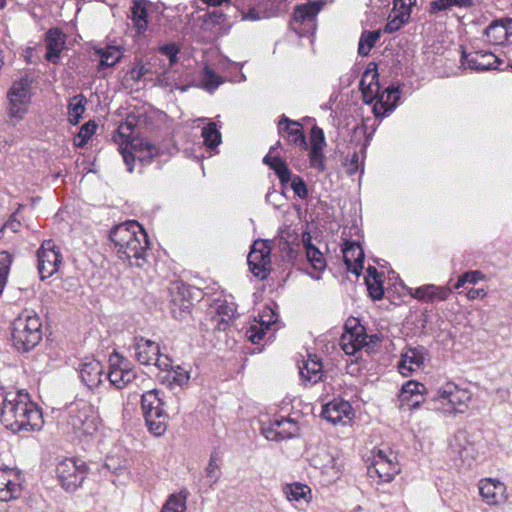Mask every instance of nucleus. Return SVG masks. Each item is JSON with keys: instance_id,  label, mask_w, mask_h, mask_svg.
<instances>
[{"instance_id": "6e6552de", "label": "nucleus", "mask_w": 512, "mask_h": 512, "mask_svg": "<svg viewBox=\"0 0 512 512\" xmlns=\"http://www.w3.org/2000/svg\"><path fill=\"white\" fill-rule=\"evenodd\" d=\"M271 251V240L258 239L253 243L248 255L247 262L249 269L251 273L260 280H265L269 276Z\"/></svg>"}, {"instance_id": "1a4fd4ad", "label": "nucleus", "mask_w": 512, "mask_h": 512, "mask_svg": "<svg viewBox=\"0 0 512 512\" xmlns=\"http://www.w3.org/2000/svg\"><path fill=\"white\" fill-rule=\"evenodd\" d=\"M38 272L41 280L54 275L62 262L61 253L56 250L51 241L45 242L37 252Z\"/></svg>"}, {"instance_id": "9d476101", "label": "nucleus", "mask_w": 512, "mask_h": 512, "mask_svg": "<svg viewBox=\"0 0 512 512\" xmlns=\"http://www.w3.org/2000/svg\"><path fill=\"white\" fill-rule=\"evenodd\" d=\"M197 23L201 30L209 32L215 36H223L228 34L231 23L228 15L221 9H213L207 11L197 18Z\"/></svg>"}, {"instance_id": "72a5a7b5", "label": "nucleus", "mask_w": 512, "mask_h": 512, "mask_svg": "<svg viewBox=\"0 0 512 512\" xmlns=\"http://www.w3.org/2000/svg\"><path fill=\"white\" fill-rule=\"evenodd\" d=\"M411 12L409 8L404 7V10H400L393 15L390 14L388 17V21L384 27L385 33H394L400 30L405 24L409 22L411 17Z\"/></svg>"}, {"instance_id": "412c9836", "label": "nucleus", "mask_w": 512, "mask_h": 512, "mask_svg": "<svg viewBox=\"0 0 512 512\" xmlns=\"http://www.w3.org/2000/svg\"><path fill=\"white\" fill-rule=\"evenodd\" d=\"M102 374L103 365L95 359L82 363L79 370V376L81 378V381L89 389H94L101 384Z\"/></svg>"}, {"instance_id": "393cba45", "label": "nucleus", "mask_w": 512, "mask_h": 512, "mask_svg": "<svg viewBox=\"0 0 512 512\" xmlns=\"http://www.w3.org/2000/svg\"><path fill=\"white\" fill-rule=\"evenodd\" d=\"M147 0H134L130 8L131 20L137 35L143 34L148 27Z\"/></svg>"}, {"instance_id": "b1692460", "label": "nucleus", "mask_w": 512, "mask_h": 512, "mask_svg": "<svg viewBox=\"0 0 512 512\" xmlns=\"http://www.w3.org/2000/svg\"><path fill=\"white\" fill-rule=\"evenodd\" d=\"M164 402L160 397V391L157 389H153L145 392L141 396V408L143 411L144 417L153 418L156 415H160L161 412L165 411L163 409Z\"/></svg>"}, {"instance_id": "c756f323", "label": "nucleus", "mask_w": 512, "mask_h": 512, "mask_svg": "<svg viewBox=\"0 0 512 512\" xmlns=\"http://www.w3.org/2000/svg\"><path fill=\"white\" fill-rule=\"evenodd\" d=\"M95 54H97L100 57V61L97 66L98 71H102L107 68L115 66L122 57L119 48L115 46H108L106 48H96Z\"/></svg>"}, {"instance_id": "a878e982", "label": "nucleus", "mask_w": 512, "mask_h": 512, "mask_svg": "<svg viewBox=\"0 0 512 512\" xmlns=\"http://www.w3.org/2000/svg\"><path fill=\"white\" fill-rule=\"evenodd\" d=\"M450 448L462 461L473 458V445L469 440V433L465 430H459L455 434L450 442Z\"/></svg>"}, {"instance_id": "f3484780", "label": "nucleus", "mask_w": 512, "mask_h": 512, "mask_svg": "<svg viewBox=\"0 0 512 512\" xmlns=\"http://www.w3.org/2000/svg\"><path fill=\"white\" fill-rule=\"evenodd\" d=\"M66 35L59 28H51L45 34V59L58 64L62 50L65 48Z\"/></svg>"}, {"instance_id": "473e14b6", "label": "nucleus", "mask_w": 512, "mask_h": 512, "mask_svg": "<svg viewBox=\"0 0 512 512\" xmlns=\"http://www.w3.org/2000/svg\"><path fill=\"white\" fill-rule=\"evenodd\" d=\"M87 99L83 94H77L69 100L68 120L71 125H77L85 111Z\"/></svg>"}, {"instance_id": "4c0bfd02", "label": "nucleus", "mask_w": 512, "mask_h": 512, "mask_svg": "<svg viewBox=\"0 0 512 512\" xmlns=\"http://www.w3.org/2000/svg\"><path fill=\"white\" fill-rule=\"evenodd\" d=\"M201 136L204 144L211 150L215 149L222 141V136L215 122H209L202 128Z\"/></svg>"}, {"instance_id": "864d4df0", "label": "nucleus", "mask_w": 512, "mask_h": 512, "mask_svg": "<svg viewBox=\"0 0 512 512\" xmlns=\"http://www.w3.org/2000/svg\"><path fill=\"white\" fill-rule=\"evenodd\" d=\"M262 433L268 440L272 441H281L287 438H291L294 435L293 432L286 429L277 430L270 424L262 428Z\"/></svg>"}, {"instance_id": "5701e85b", "label": "nucleus", "mask_w": 512, "mask_h": 512, "mask_svg": "<svg viewBox=\"0 0 512 512\" xmlns=\"http://www.w3.org/2000/svg\"><path fill=\"white\" fill-rule=\"evenodd\" d=\"M351 410L349 402L333 400L323 406L321 416L323 419L336 424L341 422L344 416H348Z\"/></svg>"}, {"instance_id": "a18cd8bd", "label": "nucleus", "mask_w": 512, "mask_h": 512, "mask_svg": "<svg viewBox=\"0 0 512 512\" xmlns=\"http://www.w3.org/2000/svg\"><path fill=\"white\" fill-rule=\"evenodd\" d=\"M186 510V497L181 495L172 494L169 496L161 512H185Z\"/></svg>"}, {"instance_id": "423d86ee", "label": "nucleus", "mask_w": 512, "mask_h": 512, "mask_svg": "<svg viewBox=\"0 0 512 512\" xmlns=\"http://www.w3.org/2000/svg\"><path fill=\"white\" fill-rule=\"evenodd\" d=\"M169 291L171 296L170 310L173 318L177 320L185 319L191 313L195 294H201V291L183 282L172 283Z\"/></svg>"}, {"instance_id": "a211bd4d", "label": "nucleus", "mask_w": 512, "mask_h": 512, "mask_svg": "<svg viewBox=\"0 0 512 512\" xmlns=\"http://www.w3.org/2000/svg\"><path fill=\"white\" fill-rule=\"evenodd\" d=\"M427 355L428 351L422 345L407 347L401 354V361L398 366L399 372L407 376L413 370L411 365H415L418 368L422 367Z\"/></svg>"}, {"instance_id": "2eb2a0df", "label": "nucleus", "mask_w": 512, "mask_h": 512, "mask_svg": "<svg viewBox=\"0 0 512 512\" xmlns=\"http://www.w3.org/2000/svg\"><path fill=\"white\" fill-rule=\"evenodd\" d=\"M278 133L282 137H287L288 141L302 150L308 149V143L302 125L282 115L278 123Z\"/></svg>"}, {"instance_id": "6ab92c4d", "label": "nucleus", "mask_w": 512, "mask_h": 512, "mask_svg": "<svg viewBox=\"0 0 512 512\" xmlns=\"http://www.w3.org/2000/svg\"><path fill=\"white\" fill-rule=\"evenodd\" d=\"M399 99L400 90L393 85L386 87L382 92L380 91L379 101L373 107L375 117L387 116L397 107Z\"/></svg>"}, {"instance_id": "c9c22d12", "label": "nucleus", "mask_w": 512, "mask_h": 512, "mask_svg": "<svg viewBox=\"0 0 512 512\" xmlns=\"http://www.w3.org/2000/svg\"><path fill=\"white\" fill-rule=\"evenodd\" d=\"M380 36V30H364L359 39L358 54L362 57L367 56L370 53L371 49L375 46Z\"/></svg>"}, {"instance_id": "680f3d73", "label": "nucleus", "mask_w": 512, "mask_h": 512, "mask_svg": "<svg viewBox=\"0 0 512 512\" xmlns=\"http://www.w3.org/2000/svg\"><path fill=\"white\" fill-rule=\"evenodd\" d=\"M20 473L16 471L15 469L11 468H0V498H6V492H3L4 489V483L6 481H10V479H15V477H18Z\"/></svg>"}, {"instance_id": "37998d69", "label": "nucleus", "mask_w": 512, "mask_h": 512, "mask_svg": "<svg viewBox=\"0 0 512 512\" xmlns=\"http://www.w3.org/2000/svg\"><path fill=\"white\" fill-rule=\"evenodd\" d=\"M97 129V124L93 120H89L86 123H84L79 132L74 137V145L76 147L83 148L90 138L94 135Z\"/></svg>"}, {"instance_id": "f8f14e48", "label": "nucleus", "mask_w": 512, "mask_h": 512, "mask_svg": "<svg viewBox=\"0 0 512 512\" xmlns=\"http://www.w3.org/2000/svg\"><path fill=\"white\" fill-rule=\"evenodd\" d=\"M90 412V408L86 405L81 409L70 407L68 424L79 436L92 435L97 430L95 418L90 415Z\"/></svg>"}, {"instance_id": "de8ad7c7", "label": "nucleus", "mask_w": 512, "mask_h": 512, "mask_svg": "<svg viewBox=\"0 0 512 512\" xmlns=\"http://www.w3.org/2000/svg\"><path fill=\"white\" fill-rule=\"evenodd\" d=\"M190 379L189 372L184 368L177 366L176 368H172L167 375V380L170 384L177 385L179 387H183L187 385Z\"/></svg>"}, {"instance_id": "e2e57ef3", "label": "nucleus", "mask_w": 512, "mask_h": 512, "mask_svg": "<svg viewBox=\"0 0 512 512\" xmlns=\"http://www.w3.org/2000/svg\"><path fill=\"white\" fill-rule=\"evenodd\" d=\"M344 166L346 167V173L350 176L354 175L359 170V155L357 151H354L352 155L346 157Z\"/></svg>"}, {"instance_id": "5fc2aeb1", "label": "nucleus", "mask_w": 512, "mask_h": 512, "mask_svg": "<svg viewBox=\"0 0 512 512\" xmlns=\"http://www.w3.org/2000/svg\"><path fill=\"white\" fill-rule=\"evenodd\" d=\"M161 55L168 57L169 66L172 67L178 62V53L180 48L176 43H167L158 48Z\"/></svg>"}, {"instance_id": "2f4dec72", "label": "nucleus", "mask_w": 512, "mask_h": 512, "mask_svg": "<svg viewBox=\"0 0 512 512\" xmlns=\"http://www.w3.org/2000/svg\"><path fill=\"white\" fill-rule=\"evenodd\" d=\"M283 491L289 501L308 503L311 499V489L306 484L298 482L287 484Z\"/></svg>"}, {"instance_id": "4d7b16f0", "label": "nucleus", "mask_w": 512, "mask_h": 512, "mask_svg": "<svg viewBox=\"0 0 512 512\" xmlns=\"http://www.w3.org/2000/svg\"><path fill=\"white\" fill-rule=\"evenodd\" d=\"M484 279V274L479 270H470L463 273L455 285L456 289H459L466 283L476 284L478 281Z\"/></svg>"}, {"instance_id": "49530a36", "label": "nucleus", "mask_w": 512, "mask_h": 512, "mask_svg": "<svg viewBox=\"0 0 512 512\" xmlns=\"http://www.w3.org/2000/svg\"><path fill=\"white\" fill-rule=\"evenodd\" d=\"M21 476L15 477V479H10V481H6L4 483L3 492L7 491L6 498H0V501H10L12 499H17L20 497L22 492L21 485Z\"/></svg>"}, {"instance_id": "4be33fe9", "label": "nucleus", "mask_w": 512, "mask_h": 512, "mask_svg": "<svg viewBox=\"0 0 512 512\" xmlns=\"http://www.w3.org/2000/svg\"><path fill=\"white\" fill-rule=\"evenodd\" d=\"M450 293L451 289L448 287L427 284L414 289L411 296L423 302H433L434 300H446Z\"/></svg>"}, {"instance_id": "c03bdc74", "label": "nucleus", "mask_w": 512, "mask_h": 512, "mask_svg": "<svg viewBox=\"0 0 512 512\" xmlns=\"http://www.w3.org/2000/svg\"><path fill=\"white\" fill-rule=\"evenodd\" d=\"M305 252L307 260L310 262L313 269L323 271L326 268L325 257L316 246H310Z\"/></svg>"}, {"instance_id": "6e6d98bb", "label": "nucleus", "mask_w": 512, "mask_h": 512, "mask_svg": "<svg viewBox=\"0 0 512 512\" xmlns=\"http://www.w3.org/2000/svg\"><path fill=\"white\" fill-rule=\"evenodd\" d=\"M365 283H366V286H367V290H368V293H369V296L375 300V301H379L383 298L384 296V286H383V280L380 279V280H377V281H372L370 279H365Z\"/></svg>"}, {"instance_id": "e433bc0d", "label": "nucleus", "mask_w": 512, "mask_h": 512, "mask_svg": "<svg viewBox=\"0 0 512 512\" xmlns=\"http://www.w3.org/2000/svg\"><path fill=\"white\" fill-rule=\"evenodd\" d=\"M140 146L141 148L139 150H137L135 146H133V148L136 151V159L142 165L151 164L153 160L160 155V149L150 142H142Z\"/></svg>"}, {"instance_id": "774afa93", "label": "nucleus", "mask_w": 512, "mask_h": 512, "mask_svg": "<svg viewBox=\"0 0 512 512\" xmlns=\"http://www.w3.org/2000/svg\"><path fill=\"white\" fill-rule=\"evenodd\" d=\"M450 0H434L430 3L429 13L438 14L439 12L450 9Z\"/></svg>"}, {"instance_id": "dca6fc26", "label": "nucleus", "mask_w": 512, "mask_h": 512, "mask_svg": "<svg viewBox=\"0 0 512 512\" xmlns=\"http://www.w3.org/2000/svg\"><path fill=\"white\" fill-rule=\"evenodd\" d=\"M343 260L348 272L361 275L364 268L365 254L362 246L355 241H347L342 249Z\"/></svg>"}, {"instance_id": "ddd939ff", "label": "nucleus", "mask_w": 512, "mask_h": 512, "mask_svg": "<svg viewBox=\"0 0 512 512\" xmlns=\"http://www.w3.org/2000/svg\"><path fill=\"white\" fill-rule=\"evenodd\" d=\"M502 63L498 57L491 52L477 51L475 53H465L461 56V64L475 71H487L490 69L504 70L499 65Z\"/></svg>"}, {"instance_id": "a19ab883", "label": "nucleus", "mask_w": 512, "mask_h": 512, "mask_svg": "<svg viewBox=\"0 0 512 512\" xmlns=\"http://www.w3.org/2000/svg\"><path fill=\"white\" fill-rule=\"evenodd\" d=\"M203 74L201 85H198V87H201L210 93L218 89V87L223 83V78L216 74L208 65L203 68Z\"/></svg>"}, {"instance_id": "052dcab7", "label": "nucleus", "mask_w": 512, "mask_h": 512, "mask_svg": "<svg viewBox=\"0 0 512 512\" xmlns=\"http://www.w3.org/2000/svg\"><path fill=\"white\" fill-rule=\"evenodd\" d=\"M311 147L310 149L317 148L323 150L326 145L323 130L318 126H313L310 131Z\"/></svg>"}, {"instance_id": "cd10ccee", "label": "nucleus", "mask_w": 512, "mask_h": 512, "mask_svg": "<svg viewBox=\"0 0 512 512\" xmlns=\"http://www.w3.org/2000/svg\"><path fill=\"white\" fill-rule=\"evenodd\" d=\"M484 35L489 43L493 45H503L509 42L507 30H504L502 18L492 21L484 30Z\"/></svg>"}, {"instance_id": "58836bf2", "label": "nucleus", "mask_w": 512, "mask_h": 512, "mask_svg": "<svg viewBox=\"0 0 512 512\" xmlns=\"http://www.w3.org/2000/svg\"><path fill=\"white\" fill-rule=\"evenodd\" d=\"M426 392V387L424 384L419 383L414 380H409L406 382L400 391L399 394V401H410L411 397H418L421 398V393Z\"/></svg>"}, {"instance_id": "bb28decb", "label": "nucleus", "mask_w": 512, "mask_h": 512, "mask_svg": "<svg viewBox=\"0 0 512 512\" xmlns=\"http://www.w3.org/2000/svg\"><path fill=\"white\" fill-rule=\"evenodd\" d=\"M322 369L321 359L315 354H309L304 367L300 368V374L309 382L316 384L322 379Z\"/></svg>"}, {"instance_id": "7c9ffc66", "label": "nucleus", "mask_w": 512, "mask_h": 512, "mask_svg": "<svg viewBox=\"0 0 512 512\" xmlns=\"http://www.w3.org/2000/svg\"><path fill=\"white\" fill-rule=\"evenodd\" d=\"M106 378L113 387L120 390L125 388L136 378V372L134 370H121L109 366V372L107 373Z\"/></svg>"}, {"instance_id": "09e8293b", "label": "nucleus", "mask_w": 512, "mask_h": 512, "mask_svg": "<svg viewBox=\"0 0 512 512\" xmlns=\"http://www.w3.org/2000/svg\"><path fill=\"white\" fill-rule=\"evenodd\" d=\"M379 471L381 472H374L372 478L378 477L382 482H391L395 475L400 472V468L396 461H390L387 466L379 469Z\"/></svg>"}, {"instance_id": "bf43d9fd", "label": "nucleus", "mask_w": 512, "mask_h": 512, "mask_svg": "<svg viewBox=\"0 0 512 512\" xmlns=\"http://www.w3.org/2000/svg\"><path fill=\"white\" fill-rule=\"evenodd\" d=\"M291 188L300 199H306L309 195L306 182L299 175H294L291 180Z\"/></svg>"}, {"instance_id": "79ce46f5", "label": "nucleus", "mask_w": 512, "mask_h": 512, "mask_svg": "<svg viewBox=\"0 0 512 512\" xmlns=\"http://www.w3.org/2000/svg\"><path fill=\"white\" fill-rule=\"evenodd\" d=\"M270 312V318L269 320L265 321L261 319L260 327L252 326L249 331L247 332L248 339L254 343H259L265 336V331L269 329L270 325L276 321L275 313L269 309Z\"/></svg>"}, {"instance_id": "0e129e2a", "label": "nucleus", "mask_w": 512, "mask_h": 512, "mask_svg": "<svg viewBox=\"0 0 512 512\" xmlns=\"http://www.w3.org/2000/svg\"><path fill=\"white\" fill-rule=\"evenodd\" d=\"M216 313L218 316H220V318L224 317L227 319H232L235 314V308L233 304H229L228 302L223 301L217 304Z\"/></svg>"}, {"instance_id": "3c124183", "label": "nucleus", "mask_w": 512, "mask_h": 512, "mask_svg": "<svg viewBox=\"0 0 512 512\" xmlns=\"http://www.w3.org/2000/svg\"><path fill=\"white\" fill-rule=\"evenodd\" d=\"M218 457L216 453L210 455L208 465L205 469L206 478L208 479L210 486L218 481L220 478V466L218 464Z\"/></svg>"}, {"instance_id": "13d9d810", "label": "nucleus", "mask_w": 512, "mask_h": 512, "mask_svg": "<svg viewBox=\"0 0 512 512\" xmlns=\"http://www.w3.org/2000/svg\"><path fill=\"white\" fill-rule=\"evenodd\" d=\"M309 160L310 165L313 168H316L319 172H324L326 170L325 156L323 154V150H319L317 148L310 149Z\"/></svg>"}, {"instance_id": "4468645a", "label": "nucleus", "mask_w": 512, "mask_h": 512, "mask_svg": "<svg viewBox=\"0 0 512 512\" xmlns=\"http://www.w3.org/2000/svg\"><path fill=\"white\" fill-rule=\"evenodd\" d=\"M355 325L351 331L344 332L341 336V348L347 355H354L367 344V333L357 319H354Z\"/></svg>"}, {"instance_id": "ea45409f", "label": "nucleus", "mask_w": 512, "mask_h": 512, "mask_svg": "<svg viewBox=\"0 0 512 512\" xmlns=\"http://www.w3.org/2000/svg\"><path fill=\"white\" fill-rule=\"evenodd\" d=\"M149 431L155 436H162L167 430L168 414L163 411L160 415L150 418L144 417Z\"/></svg>"}, {"instance_id": "338daca9", "label": "nucleus", "mask_w": 512, "mask_h": 512, "mask_svg": "<svg viewBox=\"0 0 512 512\" xmlns=\"http://www.w3.org/2000/svg\"><path fill=\"white\" fill-rule=\"evenodd\" d=\"M265 200L267 203L273 205L274 208L279 209L283 206L282 196L278 194V192L274 189V187L270 188L265 196Z\"/></svg>"}, {"instance_id": "69168bd1", "label": "nucleus", "mask_w": 512, "mask_h": 512, "mask_svg": "<svg viewBox=\"0 0 512 512\" xmlns=\"http://www.w3.org/2000/svg\"><path fill=\"white\" fill-rule=\"evenodd\" d=\"M109 362H110V366L114 367V368H118V369H121V370H133L131 367H130V363L127 359H125L124 357H122L121 355H119L117 352H114L110 358H109Z\"/></svg>"}, {"instance_id": "7ed1b4c3", "label": "nucleus", "mask_w": 512, "mask_h": 512, "mask_svg": "<svg viewBox=\"0 0 512 512\" xmlns=\"http://www.w3.org/2000/svg\"><path fill=\"white\" fill-rule=\"evenodd\" d=\"M12 346L21 353L34 349L42 340V322L33 310H24L11 323Z\"/></svg>"}, {"instance_id": "8fccbe9b", "label": "nucleus", "mask_w": 512, "mask_h": 512, "mask_svg": "<svg viewBox=\"0 0 512 512\" xmlns=\"http://www.w3.org/2000/svg\"><path fill=\"white\" fill-rule=\"evenodd\" d=\"M396 456L390 457L386 455L383 450H378L374 462L368 467V475L369 477H373L374 472H380L379 469H382L384 466H387V463L390 461H395Z\"/></svg>"}, {"instance_id": "603ef678", "label": "nucleus", "mask_w": 512, "mask_h": 512, "mask_svg": "<svg viewBox=\"0 0 512 512\" xmlns=\"http://www.w3.org/2000/svg\"><path fill=\"white\" fill-rule=\"evenodd\" d=\"M139 116L135 113H129L123 123L117 129L118 134L123 138H129L138 124Z\"/></svg>"}, {"instance_id": "f704fd0d", "label": "nucleus", "mask_w": 512, "mask_h": 512, "mask_svg": "<svg viewBox=\"0 0 512 512\" xmlns=\"http://www.w3.org/2000/svg\"><path fill=\"white\" fill-rule=\"evenodd\" d=\"M503 484L500 482L495 483L491 479L481 481L479 485V493L483 500L490 505L498 503L497 490H502Z\"/></svg>"}, {"instance_id": "20e7f679", "label": "nucleus", "mask_w": 512, "mask_h": 512, "mask_svg": "<svg viewBox=\"0 0 512 512\" xmlns=\"http://www.w3.org/2000/svg\"><path fill=\"white\" fill-rule=\"evenodd\" d=\"M87 464L76 458H66L56 466V475L61 487L67 492H74L81 487L88 474Z\"/></svg>"}, {"instance_id": "0eeeda50", "label": "nucleus", "mask_w": 512, "mask_h": 512, "mask_svg": "<svg viewBox=\"0 0 512 512\" xmlns=\"http://www.w3.org/2000/svg\"><path fill=\"white\" fill-rule=\"evenodd\" d=\"M471 399V393L467 390L460 389L454 383H446L438 389L433 396L432 401L446 402L448 406L445 409L449 414H462L468 409V402Z\"/></svg>"}, {"instance_id": "f03ea898", "label": "nucleus", "mask_w": 512, "mask_h": 512, "mask_svg": "<svg viewBox=\"0 0 512 512\" xmlns=\"http://www.w3.org/2000/svg\"><path fill=\"white\" fill-rule=\"evenodd\" d=\"M109 238L114 244L118 257L130 266L144 268L148 263L147 250L150 246L144 228L135 220L116 225L111 229Z\"/></svg>"}, {"instance_id": "c85d7f7f", "label": "nucleus", "mask_w": 512, "mask_h": 512, "mask_svg": "<svg viewBox=\"0 0 512 512\" xmlns=\"http://www.w3.org/2000/svg\"><path fill=\"white\" fill-rule=\"evenodd\" d=\"M321 9V3L309 2L307 4L299 5L295 8L293 13L292 25L296 23H313L315 16Z\"/></svg>"}, {"instance_id": "aec40b11", "label": "nucleus", "mask_w": 512, "mask_h": 512, "mask_svg": "<svg viewBox=\"0 0 512 512\" xmlns=\"http://www.w3.org/2000/svg\"><path fill=\"white\" fill-rule=\"evenodd\" d=\"M134 344L135 357L143 365L153 364L154 360H159V345L144 337L135 339Z\"/></svg>"}, {"instance_id": "f257e3e1", "label": "nucleus", "mask_w": 512, "mask_h": 512, "mask_svg": "<svg viewBox=\"0 0 512 512\" xmlns=\"http://www.w3.org/2000/svg\"><path fill=\"white\" fill-rule=\"evenodd\" d=\"M0 423L13 433L39 431L43 427L42 410L22 389L6 392L0 411Z\"/></svg>"}, {"instance_id": "9b49d317", "label": "nucleus", "mask_w": 512, "mask_h": 512, "mask_svg": "<svg viewBox=\"0 0 512 512\" xmlns=\"http://www.w3.org/2000/svg\"><path fill=\"white\" fill-rule=\"evenodd\" d=\"M359 88L365 104L370 105L374 100L379 101L381 86L376 63L371 62L368 64L361 77Z\"/></svg>"}, {"instance_id": "39448f33", "label": "nucleus", "mask_w": 512, "mask_h": 512, "mask_svg": "<svg viewBox=\"0 0 512 512\" xmlns=\"http://www.w3.org/2000/svg\"><path fill=\"white\" fill-rule=\"evenodd\" d=\"M32 79L24 76L15 81L7 92L9 102L8 114L12 118L23 119L28 112V106L31 101L30 88Z\"/></svg>"}]
</instances>
